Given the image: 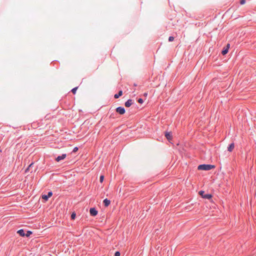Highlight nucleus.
I'll use <instances>...</instances> for the list:
<instances>
[{
  "instance_id": "f257e3e1",
  "label": "nucleus",
  "mask_w": 256,
  "mask_h": 256,
  "mask_svg": "<svg viewBox=\"0 0 256 256\" xmlns=\"http://www.w3.org/2000/svg\"><path fill=\"white\" fill-rule=\"evenodd\" d=\"M214 168V165L211 164H201L198 166V170H208Z\"/></svg>"
},
{
  "instance_id": "f03ea898",
  "label": "nucleus",
  "mask_w": 256,
  "mask_h": 256,
  "mask_svg": "<svg viewBox=\"0 0 256 256\" xmlns=\"http://www.w3.org/2000/svg\"><path fill=\"white\" fill-rule=\"evenodd\" d=\"M199 194L203 198L210 200L212 198V196L210 194H204V192L200 190L198 192Z\"/></svg>"
},
{
  "instance_id": "7ed1b4c3",
  "label": "nucleus",
  "mask_w": 256,
  "mask_h": 256,
  "mask_svg": "<svg viewBox=\"0 0 256 256\" xmlns=\"http://www.w3.org/2000/svg\"><path fill=\"white\" fill-rule=\"evenodd\" d=\"M116 112L120 114H124L125 112V109L121 106L118 107L116 108Z\"/></svg>"
},
{
  "instance_id": "20e7f679",
  "label": "nucleus",
  "mask_w": 256,
  "mask_h": 256,
  "mask_svg": "<svg viewBox=\"0 0 256 256\" xmlns=\"http://www.w3.org/2000/svg\"><path fill=\"white\" fill-rule=\"evenodd\" d=\"M52 192H49L47 195H45V194L42 195V198L46 201V200H48L49 198L52 196Z\"/></svg>"
},
{
  "instance_id": "39448f33",
  "label": "nucleus",
  "mask_w": 256,
  "mask_h": 256,
  "mask_svg": "<svg viewBox=\"0 0 256 256\" xmlns=\"http://www.w3.org/2000/svg\"><path fill=\"white\" fill-rule=\"evenodd\" d=\"M90 213L92 216H96L98 214V211L95 208H90Z\"/></svg>"
},
{
  "instance_id": "423d86ee",
  "label": "nucleus",
  "mask_w": 256,
  "mask_h": 256,
  "mask_svg": "<svg viewBox=\"0 0 256 256\" xmlns=\"http://www.w3.org/2000/svg\"><path fill=\"white\" fill-rule=\"evenodd\" d=\"M66 154H62V156H58L56 158V160L57 162H59L60 160H64L66 158Z\"/></svg>"
},
{
  "instance_id": "0eeeda50",
  "label": "nucleus",
  "mask_w": 256,
  "mask_h": 256,
  "mask_svg": "<svg viewBox=\"0 0 256 256\" xmlns=\"http://www.w3.org/2000/svg\"><path fill=\"white\" fill-rule=\"evenodd\" d=\"M132 104V100H127L124 105L126 107H130Z\"/></svg>"
},
{
  "instance_id": "6e6552de",
  "label": "nucleus",
  "mask_w": 256,
  "mask_h": 256,
  "mask_svg": "<svg viewBox=\"0 0 256 256\" xmlns=\"http://www.w3.org/2000/svg\"><path fill=\"white\" fill-rule=\"evenodd\" d=\"M234 148V143H232L229 146L228 148V150L230 152H231L233 150Z\"/></svg>"
},
{
  "instance_id": "1a4fd4ad",
  "label": "nucleus",
  "mask_w": 256,
  "mask_h": 256,
  "mask_svg": "<svg viewBox=\"0 0 256 256\" xmlns=\"http://www.w3.org/2000/svg\"><path fill=\"white\" fill-rule=\"evenodd\" d=\"M165 136L168 140H171L172 138V134L170 132H166Z\"/></svg>"
},
{
  "instance_id": "9d476101",
  "label": "nucleus",
  "mask_w": 256,
  "mask_h": 256,
  "mask_svg": "<svg viewBox=\"0 0 256 256\" xmlns=\"http://www.w3.org/2000/svg\"><path fill=\"white\" fill-rule=\"evenodd\" d=\"M110 201L107 198H106L104 200V204L105 206H108L110 204Z\"/></svg>"
},
{
  "instance_id": "9b49d317",
  "label": "nucleus",
  "mask_w": 256,
  "mask_h": 256,
  "mask_svg": "<svg viewBox=\"0 0 256 256\" xmlns=\"http://www.w3.org/2000/svg\"><path fill=\"white\" fill-rule=\"evenodd\" d=\"M122 91L120 90L118 94H114V98H118L120 96H122Z\"/></svg>"
},
{
  "instance_id": "f8f14e48",
  "label": "nucleus",
  "mask_w": 256,
  "mask_h": 256,
  "mask_svg": "<svg viewBox=\"0 0 256 256\" xmlns=\"http://www.w3.org/2000/svg\"><path fill=\"white\" fill-rule=\"evenodd\" d=\"M18 233L20 236H25V234H24V230H18Z\"/></svg>"
},
{
  "instance_id": "ddd939ff",
  "label": "nucleus",
  "mask_w": 256,
  "mask_h": 256,
  "mask_svg": "<svg viewBox=\"0 0 256 256\" xmlns=\"http://www.w3.org/2000/svg\"><path fill=\"white\" fill-rule=\"evenodd\" d=\"M228 48H226V49L222 51V54L223 55H225L226 54H227V53H228Z\"/></svg>"
},
{
  "instance_id": "4468645a",
  "label": "nucleus",
  "mask_w": 256,
  "mask_h": 256,
  "mask_svg": "<svg viewBox=\"0 0 256 256\" xmlns=\"http://www.w3.org/2000/svg\"><path fill=\"white\" fill-rule=\"evenodd\" d=\"M32 234V232L30 231H28L26 234H25V236L28 237Z\"/></svg>"
},
{
  "instance_id": "2eb2a0df",
  "label": "nucleus",
  "mask_w": 256,
  "mask_h": 256,
  "mask_svg": "<svg viewBox=\"0 0 256 256\" xmlns=\"http://www.w3.org/2000/svg\"><path fill=\"white\" fill-rule=\"evenodd\" d=\"M77 89H78V87H76V88H74L73 89H72V92L74 94H75Z\"/></svg>"
},
{
  "instance_id": "dca6fc26",
  "label": "nucleus",
  "mask_w": 256,
  "mask_h": 256,
  "mask_svg": "<svg viewBox=\"0 0 256 256\" xmlns=\"http://www.w3.org/2000/svg\"><path fill=\"white\" fill-rule=\"evenodd\" d=\"M76 216V214L75 213L73 212L71 215V218L72 220H74Z\"/></svg>"
},
{
  "instance_id": "f3484780",
  "label": "nucleus",
  "mask_w": 256,
  "mask_h": 256,
  "mask_svg": "<svg viewBox=\"0 0 256 256\" xmlns=\"http://www.w3.org/2000/svg\"><path fill=\"white\" fill-rule=\"evenodd\" d=\"M104 180V176H101L100 178V182H102Z\"/></svg>"
},
{
  "instance_id": "a211bd4d",
  "label": "nucleus",
  "mask_w": 256,
  "mask_h": 256,
  "mask_svg": "<svg viewBox=\"0 0 256 256\" xmlns=\"http://www.w3.org/2000/svg\"><path fill=\"white\" fill-rule=\"evenodd\" d=\"M174 40V38L173 36H170L168 38L169 42H172Z\"/></svg>"
},
{
  "instance_id": "6ab92c4d",
  "label": "nucleus",
  "mask_w": 256,
  "mask_h": 256,
  "mask_svg": "<svg viewBox=\"0 0 256 256\" xmlns=\"http://www.w3.org/2000/svg\"><path fill=\"white\" fill-rule=\"evenodd\" d=\"M120 254L119 252H116L114 254V256H120Z\"/></svg>"
},
{
  "instance_id": "aec40b11",
  "label": "nucleus",
  "mask_w": 256,
  "mask_h": 256,
  "mask_svg": "<svg viewBox=\"0 0 256 256\" xmlns=\"http://www.w3.org/2000/svg\"><path fill=\"white\" fill-rule=\"evenodd\" d=\"M245 2H246V0H240V4H245Z\"/></svg>"
},
{
  "instance_id": "412c9836",
  "label": "nucleus",
  "mask_w": 256,
  "mask_h": 256,
  "mask_svg": "<svg viewBox=\"0 0 256 256\" xmlns=\"http://www.w3.org/2000/svg\"><path fill=\"white\" fill-rule=\"evenodd\" d=\"M78 148L77 147H75V148L73 149L72 152H76L78 151Z\"/></svg>"
},
{
  "instance_id": "4be33fe9",
  "label": "nucleus",
  "mask_w": 256,
  "mask_h": 256,
  "mask_svg": "<svg viewBox=\"0 0 256 256\" xmlns=\"http://www.w3.org/2000/svg\"><path fill=\"white\" fill-rule=\"evenodd\" d=\"M32 164H32V163L31 164H30L29 165L28 167L26 169V172L29 170V168H30V167H31V166H32Z\"/></svg>"
},
{
  "instance_id": "5701e85b",
  "label": "nucleus",
  "mask_w": 256,
  "mask_h": 256,
  "mask_svg": "<svg viewBox=\"0 0 256 256\" xmlns=\"http://www.w3.org/2000/svg\"><path fill=\"white\" fill-rule=\"evenodd\" d=\"M138 102L140 104H142L143 102V100L142 98H139L138 100Z\"/></svg>"
},
{
  "instance_id": "b1692460",
  "label": "nucleus",
  "mask_w": 256,
  "mask_h": 256,
  "mask_svg": "<svg viewBox=\"0 0 256 256\" xmlns=\"http://www.w3.org/2000/svg\"><path fill=\"white\" fill-rule=\"evenodd\" d=\"M230 48V44H228L227 46H226V48H228V50Z\"/></svg>"
}]
</instances>
